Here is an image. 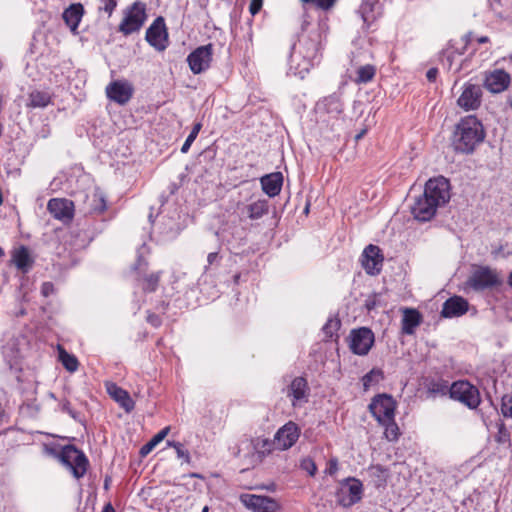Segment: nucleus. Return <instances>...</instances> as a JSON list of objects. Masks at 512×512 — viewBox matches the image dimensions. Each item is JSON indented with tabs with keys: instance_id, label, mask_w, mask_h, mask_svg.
<instances>
[{
	"instance_id": "obj_51",
	"label": "nucleus",
	"mask_w": 512,
	"mask_h": 512,
	"mask_svg": "<svg viewBox=\"0 0 512 512\" xmlns=\"http://www.w3.org/2000/svg\"><path fill=\"white\" fill-rule=\"evenodd\" d=\"M337 471H338V459L331 458L328 461V467L326 468L325 472L329 475H334Z\"/></svg>"
},
{
	"instance_id": "obj_4",
	"label": "nucleus",
	"mask_w": 512,
	"mask_h": 512,
	"mask_svg": "<svg viewBox=\"0 0 512 512\" xmlns=\"http://www.w3.org/2000/svg\"><path fill=\"white\" fill-rule=\"evenodd\" d=\"M362 495L363 484L353 477L344 479L335 493L337 504L344 508H349L361 501Z\"/></svg>"
},
{
	"instance_id": "obj_47",
	"label": "nucleus",
	"mask_w": 512,
	"mask_h": 512,
	"mask_svg": "<svg viewBox=\"0 0 512 512\" xmlns=\"http://www.w3.org/2000/svg\"><path fill=\"white\" fill-rule=\"evenodd\" d=\"M300 467L307 471L310 476H314L317 472V466L315 462L309 457L304 458L301 461Z\"/></svg>"
},
{
	"instance_id": "obj_17",
	"label": "nucleus",
	"mask_w": 512,
	"mask_h": 512,
	"mask_svg": "<svg viewBox=\"0 0 512 512\" xmlns=\"http://www.w3.org/2000/svg\"><path fill=\"white\" fill-rule=\"evenodd\" d=\"M287 397L291 398L293 407H300L308 401L309 387L304 377H296L286 390Z\"/></svg>"
},
{
	"instance_id": "obj_8",
	"label": "nucleus",
	"mask_w": 512,
	"mask_h": 512,
	"mask_svg": "<svg viewBox=\"0 0 512 512\" xmlns=\"http://www.w3.org/2000/svg\"><path fill=\"white\" fill-rule=\"evenodd\" d=\"M501 284L497 272L488 266L478 267L467 280V285L475 291H483Z\"/></svg>"
},
{
	"instance_id": "obj_57",
	"label": "nucleus",
	"mask_w": 512,
	"mask_h": 512,
	"mask_svg": "<svg viewBox=\"0 0 512 512\" xmlns=\"http://www.w3.org/2000/svg\"><path fill=\"white\" fill-rule=\"evenodd\" d=\"M148 321H149L151 324H153L154 326L159 325L158 317H157V316H155V315L149 316V317H148Z\"/></svg>"
},
{
	"instance_id": "obj_54",
	"label": "nucleus",
	"mask_w": 512,
	"mask_h": 512,
	"mask_svg": "<svg viewBox=\"0 0 512 512\" xmlns=\"http://www.w3.org/2000/svg\"><path fill=\"white\" fill-rule=\"evenodd\" d=\"M442 56H443L442 61L446 60L447 63H448V67L450 68L451 65H452V61H453V57H454V52L447 49V50H444L442 52Z\"/></svg>"
},
{
	"instance_id": "obj_24",
	"label": "nucleus",
	"mask_w": 512,
	"mask_h": 512,
	"mask_svg": "<svg viewBox=\"0 0 512 512\" xmlns=\"http://www.w3.org/2000/svg\"><path fill=\"white\" fill-rule=\"evenodd\" d=\"M107 392L119 405L127 412H131L135 407V402L131 398L130 394L117 386L115 383H108L106 385Z\"/></svg>"
},
{
	"instance_id": "obj_42",
	"label": "nucleus",
	"mask_w": 512,
	"mask_h": 512,
	"mask_svg": "<svg viewBox=\"0 0 512 512\" xmlns=\"http://www.w3.org/2000/svg\"><path fill=\"white\" fill-rule=\"evenodd\" d=\"M160 281V272L152 273L145 277L144 284H143V290L145 292H154L156 291L158 284Z\"/></svg>"
},
{
	"instance_id": "obj_11",
	"label": "nucleus",
	"mask_w": 512,
	"mask_h": 512,
	"mask_svg": "<svg viewBox=\"0 0 512 512\" xmlns=\"http://www.w3.org/2000/svg\"><path fill=\"white\" fill-rule=\"evenodd\" d=\"M349 338V347L351 351L357 355L368 354L374 343V334L366 327L352 330Z\"/></svg>"
},
{
	"instance_id": "obj_3",
	"label": "nucleus",
	"mask_w": 512,
	"mask_h": 512,
	"mask_svg": "<svg viewBox=\"0 0 512 512\" xmlns=\"http://www.w3.org/2000/svg\"><path fill=\"white\" fill-rule=\"evenodd\" d=\"M298 57L302 58V63H298V66L301 67V72H308L314 65L320 62V41L318 34L302 37L298 45L292 47V62L297 61Z\"/></svg>"
},
{
	"instance_id": "obj_55",
	"label": "nucleus",
	"mask_w": 512,
	"mask_h": 512,
	"mask_svg": "<svg viewBox=\"0 0 512 512\" xmlns=\"http://www.w3.org/2000/svg\"><path fill=\"white\" fill-rule=\"evenodd\" d=\"M437 75H438V69L437 68H430L427 73H426V77L428 79L429 82H434L437 78Z\"/></svg>"
},
{
	"instance_id": "obj_35",
	"label": "nucleus",
	"mask_w": 512,
	"mask_h": 512,
	"mask_svg": "<svg viewBox=\"0 0 512 512\" xmlns=\"http://www.w3.org/2000/svg\"><path fill=\"white\" fill-rule=\"evenodd\" d=\"M383 379H384V374H383L382 370L376 369V368L372 369L370 372H368L367 374H365L362 377V383H363L364 390L365 391L369 390V388L371 386L378 384Z\"/></svg>"
},
{
	"instance_id": "obj_2",
	"label": "nucleus",
	"mask_w": 512,
	"mask_h": 512,
	"mask_svg": "<svg viewBox=\"0 0 512 512\" xmlns=\"http://www.w3.org/2000/svg\"><path fill=\"white\" fill-rule=\"evenodd\" d=\"M484 138L485 131L482 123L475 116H467L456 126L452 146L456 152L469 154L483 142Z\"/></svg>"
},
{
	"instance_id": "obj_12",
	"label": "nucleus",
	"mask_w": 512,
	"mask_h": 512,
	"mask_svg": "<svg viewBox=\"0 0 512 512\" xmlns=\"http://www.w3.org/2000/svg\"><path fill=\"white\" fill-rule=\"evenodd\" d=\"M240 500L246 508L253 512H277L280 509L278 502L269 496L242 494Z\"/></svg>"
},
{
	"instance_id": "obj_62",
	"label": "nucleus",
	"mask_w": 512,
	"mask_h": 512,
	"mask_svg": "<svg viewBox=\"0 0 512 512\" xmlns=\"http://www.w3.org/2000/svg\"><path fill=\"white\" fill-rule=\"evenodd\" d=\"M4 254H5V253H4V250L0 247V257H1V256H4Z\"/></svg>"
},
{
	"instance_id": "obj_6",
	"label": "nucleus",
	"mask_w": 512,
	"mask_h": 512,
	"mask_svg": "<svg viewBox=\"0 0 512 512\" xmlns=\"http://www.w3.org/2000/svg\"><path fill=\"white\" fill-rule=\"evenodd\" d=\"M450 398L462 403L469 409H476L481 402L477 387L466 380H459L451 384Z\"/></svg>"
},
{
	"instance_id": "obj_7",
	"label": "nucleus",
	"mask_w": 512,
	"mask_h": 512,
	"mask_svg": "<svg viewBox=\"0 0 512 512\" xmlns=\"http://www.w3.org/2000/svg\"><path fill=\"white\" fill-rule=\"evenodd\" d=\"M147 19L146 5L142 2H134L124 13V18L119 25V31L124 35H130L139 31Z\"/></svg>"
},
{
	"instance_id": "obj_19",
	"label": "nucleus",
	"mask_w": 512,
	"mask_h": 512,
	"mask_svg": "<svg viewBox=\"0 0 512 512\" xmlns=\"http://www.w3.org/2000/svg\"><path fill=\"white\" fill-rule=\"evenodd\" d=\"M383 256L380 254L378 246L370 244L362 253V266L370 275H376L380 272Z\"/></svg>"
},
{
	"instance_id": "obj_64",
	"label": "nucleus",
	"mask_w": 512,
	"mask_h": 512,
	"mask_svg": "<svg viewBox=\"0 0 512 512\" xmlns=\"http://www.w3.org/2000/svg\"><path fill=\"white\" fill-rule=\"evenodd\" d=\"M105 488L106 489L108 488V480L107 479L105 480Z\"/></svg>"
},
{
	"instance_id": "obj_53",
	"label": "nucleus",
	"mask_w": 512,
	"mask_h": 512,
	"mask_svg": "<svg viewBox=\"0 0 512 512\" xmlns=\"http://www.w3.org/2000/svg\"><path fill=\"white\" fill-rule=\"evenodd\" d=\"M54 292V285L51 282H44L41 287L43 296L48 297Z\"/></svg>"
},
{
	"instance_id": "obj_44",
	"label": "nucleus",
	"mask_w": 512,
	"mask_h": 512,
	"mask_svg": "<svg viewBox=\"0 0 512 512\" xmlns=\"http://www.w3.org/2000/svg\"><path fill=\"white\" fill-rule=\"evenodd\" d=\"M169 446H172L177 454V457L179 459H182L184 462L189 463L190 462V455L189 452L184 448L183 444L180 442H168Z\"/></svg>"
},
{
	"instance_id": "obj_39",
	"label": "nucleus",
	"mask_w": 512,
	"mask_h": 512,
	"mask_svg": "<svg viewBox=\"0 0 512 512\" xmlns=\"http://www.w3.org/2000/svg\"><path fill=\"white\" fill-rule=\"evenodd\" d=\"M92 210L96 213H102L106 210V199L103 192L96 189L92 196Z\"/></svg>"
},
{
	"instance_id": "obj_23",
	"label": "nucleus",
	"mask_w": 512,
	"mask_h": 512,
	"mask_svg": "<svg viewBox=\"0 0 512 512\" xmlns=\"http://www.w3.org/2000/svg\"><path fill=\"white\" fill-rule=\"evenodd\" d=\"M450 386L447 380L437 377H427L424 380V388L428 398H437L449 395Z\"/></svg>"
},
{
	"instance_id": "obj_40",
	"label": "nucleus",
	"mask_w": 512,
	"mask_h": 512,
	"mask_svg": "<svg viewBox=\"0 0 512 512\" xmlns=\"http://www.w3.org/2000/svg\"><path fill=\"white\" fill-rule=\"evenodd\" d=\"M495 441L498 444L505 445L507 447H510L511 445V436L509 430L506 428L505 424L503 422H500L498 424V432L495 436Z\"/></svg>"
},
{
	"instance_id": "obj_60",
	"label": "nucleus",
	"mask_w": 512,
	"mask_h": 512,
	"mask_svg": "<svg viewBox=\"0 0 512 512\" xmlns=\"http://www.w3.org/2000/svg\"><path fill=\"white\" fill-rule=\"evenodd\" d=\"M365 131H362L356 136V139H360L364 135Z\"/></svg>"
},
{
	"instance_id": "obj_15",
	"label": "nucleus",
	"mask_w": 512,
	"mask_h": 512,
	"mask_svg": "<svg viewBox=\"0 0 512 512\" xmlns=\"http://www.w3.org/2000/svg\"><path fill=\"white\" fill-rule=\"evenodd\" d=\"M47 210L57 220L68 223L74 216V204L64 198H53L48 201Z\"/></svg>"
},
{
	"instance_id": "obj_56",
	"label": "nucleus",
	"mask_w": 512,
	"mask_h": 512,
	"mask_svg": "<svg viewBox=\"0 0 512 512\" xmlns=\"http://www.w3.org/2000/svg\"><path fill=\"white\" fill-rule=\"evenodd\" d=\"M101 512H115V509H114V507L112 506V504L109 502V503H107V504L103 507V509H102V511H101Z\"/></svg>"
},
{
	"instance_id": "obj_5",
	"label": "nucleus",
	"mask_w": 512,
	"mask_h": 512,
	"mask_svg": "<svg viewBox=\"0 0 512 512\" xmlns=\"http://www.w3.org/2000/svg\"><path fill=\"white\" fill-rule=\"evenodd\" d=\"M60 461L72 471L75 478H82L89 465L85 454L77 449L74 445H66L61 449L59 454Z\"/></svg>"
},
{
	"instance_id": "obj_21",
	"label": "nucleus",
	"mask_w": 512,
	"mask_h": 512,
	"mask_svg": "<svg viewBox=\"0 0 512 512\" xmlns=\"http://www.w3.org/2000/svg\"><path fill=\"white\" fill-rule=\"evenodd\" d=\"M482 88L476 84H467L458 98V105L468 110H475L481 104Z\"/></svg>"
},
{
	"instance_id": "obj_31",
	"label": "nucleus",
	"mask_w": 512,
	"mask_h": 512,
	"mask_svg": "<svg viewBox=\"0 0 512 512\" xmlns=\"http://www.w3.org/2000/svg\"><path fill=\"white\" fill-rule=\"evenodd\" d=\"M269 211V204L266 199L257 200L245 206L243 213L251 220H258Z\"/></svg>"
},
{
	"instance_id": "obj_61",
	"label": "nucleus",
	"mask_w": 512,
	"mask_h": 512,
	"mask_svg": "<svg viewBox=\"0 0 512 512\" xmlns=\"http://www.w3.org/2000/svg\"><path fill=\"white\" fill-rule=\"evenodd\" d=\"M202 512H209V507L208 506H204V508L202 509Z\"/></svg>"
},
{
	"instance_id": "obj_29",
	"label": "nucleus",
	"mask_w": 512,
	"mask_h": 512,
	"mask_svg": "<svg viewBox=\"0 0 512 512\" xmlns=\"http://www.w3.org/2000/svg\"><path fill=\"white\" fill-rule=\"evenodd\" d=\"M359 13L364 23L368 25L371 24L382 14L379 0H362Z\"/></svg>"
},
{
	"instance_id": "obj_45",
	"label": "nucleus",
	"mask_w": 512,
	"mask_h": 512,
	"mask_svg": "<svg viewBox=\"0 0 512 512\" xmlns=\"http://www.w3.org/2000/svg\"><path fill=\"white\" fill-rule=\"evenodd\" d=\"M60 409L62 412L67 413L70 417H72L75 421L81 422L80 413L72 409L70 402L68 400H63L60 403Z\"/></svg>"
},
{
	"instance_id": "obj_58",
	"label": "nucleus",
	"mask_w": 512,
	"mask_h": 512,
	"mask_svg": "<svg viewBox=\"0 0 512 512\" xmlns=\"http://www.w3.org/2000/svg\"><path fill=\"white\" fill-rule=\"evenodd\" d=\"M487 41H488V37H486V36L480 37V38L478 39V42H479V43H486Z\"/></svg>"
},
{
	"instance_id": "obj_26",
	"label": "nucleus",
	"mask_w": 512,
	"mask_h": 512,
	"mask_svg": "<svg viewBox=\"0 0 512 512\" xmlns=\"http://www.w3.org/2000/svg\"><path fill=\"white\" fill-rule=\"evenodd\" d=\"M402 312V333L406 335H412L414 334L415 329L422 323V315L418 310L414 308H404Z\"/></svg>"
},
{
	"instance_id": "obj_27",
	"label": "nucleus",
	"mask_w": 512,
	"mask_h": 512,
	"mask_svg": "<svg viewBox=\"0 0 512 512\" xmlns=\"http://www.w3.org/2000/svg\"><path fill=\"white\" fill-rule=\"evenodd\" d=\"M232 454L236 458L248 460V463L251 465L257 464L253 439L247 437L242 438L238 445L232 449Z\"/></svg>"
},
{
	"instance_id": "obj_34",
	"label": "nucleus",
	"mask_w": 512,
	"mask_h": 512,
	"mask_svg": "<svg viewBox=\"0 0 512 512\" xmlns=\"http://www.w3.org/2000/svg\"><path fill=\"white\" fill-rule=\"evenodd\" d=\"M376 74L375 66L371 64H366L360 66L356 69V76L353 78V81L356 84H366L373 80Z\"/></svg>"
},
{
	"instance_id": "obj_9",
	"label": "nucleus",
	"mask_w": 512,
	"mask_h": 512,
	"mask_svg": "<svg viewBox=\"0 0 512 512\" xmlns=\"http://www.w3.org/2000/svg\"><path fill=\"white\" fill-rule=\"evenodd\" d=\"M396 403L388 394L376 395L369 404V411L378 422H387L395 416Z\"/></svg>"
},
{
	"instance_id": "obj_30",
	"label": "nucleus",
	"mask_w": 512,
	"mask_h": 512,
	"mask_svg": "<svg viewBox=\"0 0 512 512\" xmlns=\"http://www.w3.org/2000/svg\"><path fill=\"white\" fill-rule=\"evenodd\" d=\"M83 12V6L80 3L71 4L63 12V20L73 33L77 31L78 25L83 16Z\"/></svg>"
},
{
	"instance_id": "obj_46",
	"label": "nucleus",
	"mask_w": 512,
	"mask_h": 512,
	"mask_svg": "<svg viewBox=\"0 0 512 512\" xmlns=\"http://www.w3.org/2000/svg\"><path fill=\"white\" fill-rule=\"evenodd\" d=\"M304 3H310L322 10H329L334 6L336 0H302Z\"/></svg>"
},
{
	"instance_id": "obj_49",
	"label": "nucleus",
	"mask_w": 512,
	"mask_h": 512,
	"mask_svg": "<svg viewBox=\"0 0 512 512\" xmlns=\"http://www.w3.org/2000/svg\"><path fill=\"white\" fill-rule=\"evenodd\" d=\"M221 257L218 252H211L207 256V265L204 266V271L207 272L212 266H219Z\"/></svg>"
},
{
	"instance_id": "obj_43",
	"label": "nucleus",
	"mask_w": 512,
	"mask_h": 512,
	"mask_svg": "<svg viewBox=\"0 0 512 512\" xmlns=\"http://www.w3.org/2000/svg\"><path fill=\"white\" fill-rule=\"evenodd\" d=\"M501 413L504 417L512 418V394H505L502 397Z\"/></svg>"
},
{
	"instance_id": "obj_14",
	"label": "nucleus",
	"mask_w": 512,
	"mask_h": 512,
	"mask_svg": "<svg viewBox=\"0 0 512 512\" xmlns=\"http://www.w3.org/2000/svg\"><path fill=\"white\" fill-rule=\"evenodd\" d=\"M212 44L200 46L191 52L187 57V62L194 74H200L207 70L212 60Z\"/></svg>"
},
{
	"instance_id": "obj_52",
	"label": "nucleus",
	"mask_w": 512,
	"mask_h": 512,
	"mask_svg": "<svg viewBox=\"0 0 512 512\" xmlns=\"http://www.w3.org/2000/svg\"><path fill=\"white\" fill-rule=\"evenodd\" d=\"M263 0H251L249 11L252 15H256L262 8Z\"/></svg>"
},
{
	"instance_id": "obj_59",
	"label": "nucleus",
	"mask_w": 512,
	"mask_h": 512,
	"mask_svg": "<svg viewBox=\"0 0 512 512\" xmlns=\"http://www.w3.org/2000/svg\"><path fill=\"white\" fill-rule=\"evenodd\" d=\"M508 285L512 287V271H511V273L509 274V277H508Z\"/></svg>"
},
{
	"instance_id": "obj_33",
	"label": "nucleus",
	"mask_w": 512,
	"mask_h": 512,
	"mask_svg": "<svg viewBox=\"0 0 512 512\" xmlns=\"http://www.w3.org/2000/svg\"><path fill=\"white\" fill-rule=\"evenodd\" d=\"M255 445V453H256V461L257 463L262 462V460L269 455L276 445L274 440H270L268 438L257 437L253 439Z\"/></svg>"
},
{
	"instance_id": "obj_25",
	"label": "nucleus",
	"mask_w": 512,
	"mask_h": 512,
	"mask_svg": "<svg viewBox=\"0 0 512 512\" xmlns=\"http://www.w3.org/2000/svg\"><path fill=\"white\" fill-rule=\"evenodd\" d=\"M11 261L22 273H28L34 264V259L26 246H20L13 250Z\"/></svg>"
},
{
	"instance_id": "obj_13",
	"label": "nucleus",
	"mask_w": 512,
	"mask_h": 512,
	"mask_svg": "<svg viewBox=\"0 0 512 512\" xmlns=\"http://www.w3.org/2000/svg\"><path fill=\"white\" fill-rule=\"evenodd\" d=\"M105 91L111 101L119 105H125L131 100L134 87L127 80H115L107 85Z\"/></svg>"
},
{
	"instance_id": "obj_18",
	"label": "nucleus",
	"mask_w": 512,
	"mask_h": 512,
	"mask_svg": "<svg viewBox=\"0 0 512 512\" xmlns=\"http://www.w3.org/2000/svg\"><path fill=\"white\" fill-rule=\"evenodd\" d=\"M511 77L503 69H495L487 72L484 79V87L491 93H501L510 84Z\"/></svg>"
},
{
	"instance_id": "obj_20",
	"label": "nucleus",
	"mask_w": 512,
	"mask_h": 512,
	"mask_svg": "<svg viewBox=\"0 0 512 512\" xmlns=\"http://www.w3.org/2000/svg\"><path fill=\"white\" fill-rule=\"evenodd\" d=\"M315 109L319 115L327 114L332 118H337L343 112L344 106L340 95L333 93L319 100Z\"/></svg>"
},
{
	"instance_id": "obj_36",
	"label": "nucleus",
	"mask_w": 512,
	"mask_h": 512,
	"mask_svg": "<svg viewBox=\"0 0 512 512\" xmlns=\"http://www.w3.org/2000/svg\"><path fill=\"white\" fill-rule=\"evenodd\" d=\"M170 428L169 427H165L163 428L160 432H158L148 443H146L145 445H143L140 449V454L141 456H146L148 455L154 448L155 446L160 443L165 437L166 435L168 434Z\"/></svg>"
},
{
	"instance_id": "obj_38",
	"label": "nucleus",
	"mask_w": 512,
	"mask_h": 512,
	"mask_svg": "<svg viewBox=\"0 0 512 512\" xmlns=\"http://www.w3.org/2000/svg\"><path fill=\"white\" fill-rule=\"evenodd\" d=\"M379 424L385 427L384 435L388 441H396L398 439L400 435L399 427L394 418L387 422H379Z\"/></svg>"
},
{
	"instance_id": "obj_48",
	"label": "nucleus",
	"mask_w": 512,
	"mask_h": 512,
	"mask_svg": "<svg viewBox=\"0 0 512 512\" xmlns=\"http://www.w3.org/2000/svg\"><path fill=\"white\" fill-rule=\"evenodd\" d=\"M101 5L98 7L99 11H104L108 14V16H111L113 11L115 10L117 6L116 0H100Z\"/></svg>"
},
{
	"instance_id": "obj_10",
	"label": "nucleus",
	"mask_w": 512,
	"mask_h": 512,
	"mask_svg": "<svg viewBox=\"0 0 512 512\" xmlns=\"http://www.w3.org/2000/svg\"><path fill=\"white\" fill-rule=\"evenodd\" d=\"M146 41L158 51H163L168 46V33L164 18L159 16L149 26L145 36Z\"/></svg>"
},
{
	"instance_id": "obj_50",
	"label": "nucleus",
	"mask_w": 512,
	"mask_h": 512,
	"mask_svg": "<svg viewBox=\"0 0 512 512\" xmlns=\"http://www.w3.org/2000/svg\"><path fill=\"white\" fill-rule=\"evenodd\" d=\"M340 322L338 320L330 319L327 321V323L323 327L324 333L332 337L334 332L339 328Z\"/></svg>"
},
{
	"instance_id": "obj_32",
	"label": "nucleus",
	"mask_w": 512,
	"mask_h": 512,
	"mask_svg": "<svg viewBox=\"0 0 512 512\" xmlns=\"http://www.w3.org/2000/svg\"><path fill=\"white\" fill-rule=\"evenodd\" d=\"M51 103V94L48 91L33 90L28 95L27 107L46 108Z\"/></svg>"
},
{
	"instance_id": "obj_1",
	"label": "nucleus",
	"mask_w": 512,
	"mask_h": 512,
	"mask_svg": "<svg viewBox=\"0 0 512 512\" xmlns=\"http://www.w3.org/2000/svg\"><path fill=\"white\" fill-rule=\"evenodd\" d=\"M450 200V183L443 177L429 179L421 195L415 197L410 206L414 218L421 222L431 220L438 207L444 206Z\"/></svg>"
},
{
	"instance_id": "obj_16",
	"label": "nucleus",
	"mask_w": 512,
	"mask_h": 512,
	"mask_svg": "<svg viewBox=\"0 0 512 512\" xmlns=\"http://www.w3.org/2000/svg\"><path fill=\"white\" fill-rule=\"evenodd\" d=\"M300 436V428L292 421L283 425L274 436V442L281 450L291 448Z\"/></svg>"
},
{
	"instance_id": "obj_63",
	"label": "nucleus",
	"mask_w": 512,
	"mask_h": 512,
	"mask_svg": "<svg viewBox=\"0 0 512 512\" xmlns=\"http://www.w3.org/2000/svg\"><path fill=\"white\" fill-rule=\"evenodd\" d=\"M239 277H240L239 275H236V276L234 277V281H235V282H238Z\"/></svg>"
},
{
	"instance_id": "obj_37",
	"label": "nucleus",
	"mask_w": 512,
	"mask_h": 512,
	"mask_svg": "<svg viewBox=\"0 0 512 512\" xmlns=\"http://www.w3.org/2000/svg\"><path fill=\"white\" fill-rule=\"evenodd\" d=\"M59 359L62 363V365L65 367L66 370L69 372H75L78 369V360L77 358L69 354L65 349L59 348Z\"/></svg>"
},
{
	"instance_id": "obj_28",
	"label": "nucleus",
	"mask_w": 512,
	"mask_h": 512,
	"mask_svg": "<svg viewBox=\"0 0 512 512\" xmlns=\"http://www.w3.org/2000/svg\"><path fill=\"white\" fill-rule=\"evenodd\" d=\"M262 190L269 197L277 196L283 185V175L280 172L267 174L260 179Z\"/></svg>"
},
{
	"instance_id": "obj_22",
	"label": "nucleus",
	"mask_w": 512,
	"mask_h": 512,
	"mask_svg": "<svg viewBox=\"0 0 512 512\" xmlns=\"http://www.w3.org/2000/svg\"><path fill=\"white\" fill-rule=\"evenodd\" d=\"M468 302L461 296L448 298L442 306L441 316L444 318H453L464 315L468 311Z\"/></svg>"
},
{
	"instance_id": "obj_41",
	"label": "nucleus",
	"mask_w": 512,
	"mask_h": 512,
	"mask_svg": "<svg viewBox=\"0 0 512 512\" xmlns=\"http://www.w3.org/2000/svg\"><path fill=\"white\" fill-rule=\"evenodd\" d=\"M201 128H202V123H200V122H197V123H195L193 125V128H192L190 134L188 135V137L186 138L184 144L181 147V152L182 153H187L189 151L192 143L197 138Z\"/></svg>"
}]
</instances>
